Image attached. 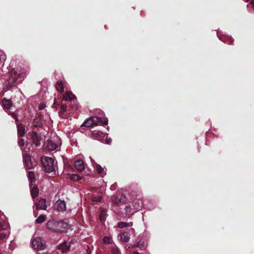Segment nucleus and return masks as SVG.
Wrapping results in <instances>:
<instances>
[{"instance_id":"nucleus-1","label":"nucleus","mask_w":254,"mask_h":254,"mask_svg":"<svg viewBox=\"0 0 254 254\" xmlns=\"http://www.w3.org/2000/svg\"><path fill=\"white\" fill-rule=\"evenodd\" d=\"M27 72V70L24 67H18L15 70H11L9 73V83H20L26 76Z\"/></svg>"},{"instance_id":"nucleus-2","label":"nucleus","mask_w":254,"mask_h":254,"mask_svg":"<svg viewBox=\"0 0 254 254\" xmlns=\"http://www.w3.org/2000/svg\"><path fill=\"white\" fill-rule=\"evenodd\" d=\"M41 163L47 173H50L55 171L57 162L53 158L44 156L42 157Z\"/></svg>"},{"instance_id":"nucleus-3","label":"nucleus","mask_w":254,"mask_h":254,"mask_svg":"<svg viewBox=\"0 0 254 254\" xmlns=\"http://www.w3.org/2000/svg\"><path fill=\"white\" fill-rule=\"evenodd\" d=\"M31 243L32 248L37 251L44 250L46 248L45 241L40 237L32 239Z\"/></svg>"},{"instance_id":"nucleus-4","label":"nucleus","mask_w":254,"mask_h":254,"mask_svg":"<svg viewBox=\"0 0 254 254\" xmlns=\"http://www.w3.org/2000/svg\"><path fill=\"white\" fill-rule=\"evenodd\" d=\"M61 144L60 138L58 136H55L53 139L47 140L44 145L49 150L53 151L59 147Z\"/></svg>"},{"instance_id":"nucleus-5","label":"nucleus","mask_w":254,"mask_h":254,"mask_svg":"<svg viewBox=\"0 0 254 254\" xmlns=\"http://www.w3.org/2000/svg\"><path fill=\"white\" fill-rule=\"evenodd\" d=\"M58 225V221H56L54 219L50 220L47 223L46 227L49 230L52 232L58 233L60 229H59V228L57 227Z\"/></svg>"},{"instance_id":"nucleus-6","label":"nucleus","mask_w":254,"mask_h":254,"mask_svg":"<svg viewBox=\"0 0 254 254\" xmlns=\"http://www.w3.org/2000/svg\"><path fill=\"white\" fill-rule=\"evenodd\" d=\"M99 123V118L97 117H93L87 119L83 123L82 126L86 127H90L98 124Z\"/></svg>"},{"instance_id":"nucleus-7","label":"nucleus","mask_w":254,"mask_h":254,"mask_svg":"<svg viewBox=\"0 0 254 254\" xmlns=\"http://www.w3.org/2000/svg\"><path fill=\"white\" fill-rule=\"evenodd\" d=\"M127 199V198L126 195L124 194L114 196L112 198L113 203L117 205L124 204L126 202Z\"/></svg>"},{"instance_id":"nucleus-8","label":"nucleus","mask_w":254,"mask_h":254,"mask_svg":"<svg viewBox=\"0 0 254 254\" xmlns=\"http://www.w3.org/2000/svg\"><path fill=\"white\" fill-rule=\"evenodd\" d=\"M91 163L92 165L94 166L95 169L96 170L98 173L101 174L102 176H103L106 175V170L105 168H103L100 165L97 164L94 160L90 158Z\"/></svg>"},{"instance_id":"nucleus-9","label":"nucleus","mask_w":254,"mask_h":254,"mask_svg":"<svg viewBox=\"0 0 254 254\" xmlns=\"http://www.w3.org/2000/svg\"><path fill=\"white\" fill-rule=\"evenodd\" d=\"M55 208L59 211H64L66 209L65 201L61 199L57 200L55 204Z\"/></svg>"},{"instance_id":"nucleus-10","label":"nucleus","mask_w":254,"mask_h":254,"mask_svg":"<svg viewBox=\"0 0 254 254\" xmlns=\"http://www.w3.org/2000/svg\"><path fill=\"white\" fill-rule=\"evenodd\" d=\"M70 246L66 242H64L58 246V253H66L69 252Z\"/></svg>"},{"instance_id":"nucleus-11","label":"nucleus","mask_w":254,"mask_h":254,"mask_svg":"<svg viewBox=\"0 0 254 254\" xmlns=\"http://www.w3.org/2000/svg\"><path fill=\"white\" fill-rule=\"evenodd\" d=\"M29 136L36 146L40 145L41 138L36 132H32L29 134Z\"/></svg>"},{"instance_id":"nucleus-12","label":"nucleus","mask_w":254,"mask_h":254,"mask_svg":"<svg viewBox=\"0 0 254 254\" xmlns=\"http://www.w3.org/2000/svg\"><path fill=\"white\" fill-rule=\"evenodd\" d=\"M74 167L79 172L83 171L85 169L84 161L80 159L77 160L74 163Z\"/></svg>"},{"instance_id":"nucleus-13","label":"nucleus","mask_w":254,"mask_h":254,"mask_svg":"<svg viewBox=\"0 0 254 254\" xmlns=\"http://www.w3.org/2000/svg\"><path fill=\"white\" fill-rule=\"evenodd\" d=\"M23 160L25 162V165L28 168H31L33 166V163L31 161V157L28 155H23Z\"/></svg>"},{"instance_id":"nucleus-14","label":"nucleus","mask_w":254,"mask_h":254,"mask_svg":"<svg viewBox=\"0 0 254 254\" xmlns=\"http://www.w3.org/2000/svg\"><path fill=\"white\" fill-rule=\"evenodd\" d=\"M46 202V201L45 199H40L39 202L35 204L36 209L46 210L47 208Z\"/></svg>"},{"instance_id":"nucleus-15","label":"nucleus","mask_w":254,"mask_h":254,"mask_svg":"<svg viewBox=\"0 0 254 254\" xmlns=\"http://www.w3.org/2000/svg\"><path fill=\"white\" fill-rule=\"evenodd\" d=\"M58 225H57L58 228L60 229L58 233L64 232L65 231V230L68 228V224L64 222L63 221H58Z\"/></svg>"},{"instance_id":"nucleus-16","label":"nucleus","mask_w":254,"mask_h":254,"mask_svg":"<svg viewBox=\"0 0 254 254\" xmlns=\"http://www.w3.org/2000/svg\"><path fill=\"white\" fill-rule=\"evenodd\" d=\"M56 87L57 91L59 92L62 93L64 91V88L66 87V85L62 80H59L57 81L56 84Z\"/></svg>"},{"instance_id":"nucleus-17","label":"nucleus","mask_w":254,"mask_h":254,"mask_svg":"<svg viewBox=\"0 0 254 254\" xmlns=\"http://www.w3.org/2000/svg\"><path fill=\"white\" fill-rule=\"evenodd\" d=\"M75 98V95L70 91H67L63 95V100L65 101H70Z\"/></svg>"},{"instance_id":"nucleus-18","label":"nucleus","mask_w":254,"mask_h":254,"mask_svg":"<svg viewBox=\"0 0 254 254\" xmlns=\"http://www.w3.org/2000/svg\"><path fill=\"white\" fill-rule=\"evenodd\" d=\"M130 238V234L128 232H124L120 235L121 241L123 242H127Z\"/></svg>"},{"instance_id":"nucleus-19","label":"nucleus","mask_w":254,"mask_h":254,"mask_svg":"<svg viewBox=\"0 0 254 254\" xmlns=\"http://www.w3.org/2000/svg\"><path fill=\"white\" fill-rule=\"evenodd\" d=\"M2 103L3 107L5 109H9L10 108L11 106V102L10 100L3 98Z\"/></svg>"},{"instance_id":"nucleus-20","label":"nucleus","mask_w":254,"mask_h":254,"mask_svg":"<svg viewBox=\"0 0 254 254\" xmlns=\"http://www.w3.org/2000/svg\"><path fill=\"white\" fill-rule=\"evenodd\" d=\"M31 194L33 198L36 197L39 194L38 189L36 187H31Z\"/></svg>"},{"instance_id":"nucleus-21","label":"nucleus","mask_w":254,"mask_h":254,"mask_svg":"<svg viewBox=\"0 0 254 254\" xmlns=\"http://www.w3.org/2000/svg\"><path fill=\"white\" fill-rule=\"evenodd\" d=\"M18 134L20 136H22L25 133V127L22 125H18L17 126Z\"/></svg>"},{"instance_id":"nucleus-22","label":"nucleus","mask_w":254,"mask_h":254,"mask_svg":"<svg viewBox=\"0 0 254 254\" xmlns=\"http://www.w3.org/2000/svg\"><path fill=\"white\" fill-rule=\"evenodd\" d=\"M28 178H29V180L30 182V186L32 184V183L35 181V176H34V174L33 172L32 171H30L28 172Z\"/></svg>"},{"instance_id":"nucleus-23","label":"nucleus","mask_w":254,"mask_h":254,"mask_svg":"<svg viewBox=\"0 0 254 254\" xmlns=\"http://www.w3.org/2000/svg\"><path fill=\"white\" fill-rule=\"evenodd\" d=\"M141 203L139 200H136L133 204V208L135 211H138L141 208Z\"/></svg>"},{"instance_id":"nucleus-24","label":"nucleus","mask_w":254,"mask_h":254,"mask_svg":"<svg viewBox=\"0 0 254 254\" xmlns=\"http://www.w3.org/2000/svg\"><path fill=\"white\" fill-rule=\"evenodd\" d=\"M46 218V216L45 215H41L36 220L35 222L36 223H42L45 221Z\"/></svg>"},{"instance_id":"nucleus-25","label":"nucleus","mask_w":254,"mask_h":254,"mask_svg":"<svg viewBox=\"0 0 254 254\" xmlns=\"http://www.w3.org/2000/svg\"><path fill=\"white\" fill-rule=\"evenodd\" d=\"M6 60V56L4 53H0V65H3Z\"/></svg>"},{"instance_id":"nucleus-26","label":"nucleus","mask_w":254,"mask_h":254,"mask_svg":"<svg viewBox=\"0 0 254 254\" xmlns=\"http://www.w3.org/2000/svg\"><path fill=\"white\" fill-rule=\"evenodd\" d=\"M125 211L127 214L130 215L133 214L134 212L132 211V210L130 206H127L125 207Z\"/></svg>"},{"instance_id":"nucleus-27","label":"nucleus","mask_w":254,"mask_h":254,"mask_svg":"<svg viewBox=\"0 0 254 254\" xmlns=\"http://www.w3.org/2000/svg\"><path fill=\"white\" fill-rule=\"evenodd\" d=\"M146 244L145 242L144 241H140L136 244V247L138 248L144 249L146 248Z\"/></svg>"},{"instance_id":"nucleus-28","label":"nucleus","mask_w":254,"mask_h":254,"mask_svg":"<svg viewBox=\"0 0 254 254\" xmlns=\"http://www.w3.org/2000/svg\"><path fill=\"white\" fill-rule=\"evenodd\" d=\"M69 178L71 180L78 181L81 179V178L77 175L72 174L70 176Z\"/></svg>"},{"instance_id":"nucleus-29","label":"nucleus","mask_w":254,"mask_h":254,"mask_svg":"<svg viewBox=\"0 0 254 254\" xmlns=\"http://www.w3.org/2000/svg\"><path fill=\"white\" fill-rule=\"evenodd\" d=\"M103 241L104 244H107L111 243L112 241L111 237L106 236L104 237Z\"/></svg>"},{"instance_id":"nucleus-30","label":"nucleus","mask_w":254,"mask_h":254,"mask_svg":"<svg viewBox=\"0 0 254 254\" xmlns=\"http://www.w3.org/2000/svg\"><path fill=\"white\" fill-rule=\"evenodd\" d=\"M61 111L60 112V115L61 116H63L64 113L65 112L66 110V106L64 105H62L61 106Z\"/></svg>"},{"instance_id":"nucleus-31","label":"nucleus","mask_w":254,"mask_h":254,"mask_svg":"<svg viewBox=\"0 0 254 254\" xmlns=\"http://www.w3.org/2000/svg\"><path fill=\"white\" fill-rule=\"evenodd\" d=\"M128 226H129L128 223L126 222H121L118 223V227L120 228H123Z\"/></svg>"},{"instance_id":"nucleus-32","label":"nucleus","mask_w":254,"mask_h":254,"mask_svg":"<svg viewBox=\"0 0 254 254\" xmlns=\"http://www.w3.org/2000/svg\"><path fill=\"white\" fill-rule=\"evenodd\" d=\"M106 213L105 211L101 212V213L100 215V219L101 220V221H105V217H106Z\"/></svg>"},{"instance_id":"nucleus-33","label":"nucleus","mask_w":254,"mask_h":254,"mask_svg":"<svg viewBox=\"0 0 254 254\" xmlns=\"http://www.w3.org/2000/svg\"><path fill=\"white\" fill-rule=\"evenodd\" d=\"M99 123L98 124H101L103 125H107L108 124V121L107 119L102 120L100 118H99Z\"/></svg>"},{"instance_id":"nucleus-34","label":"nucleus","mask_w":254,"mask_h":254,"mask_svg":"<svg viewBox=\"0 0 254 254\" xmlns=\"http://www.w3.org/2000/svg\"><path fill=\"white\" fill-rule=\"evenodd\" d=\"M9 234L5 233H0V240H3L4 239L7 238Z\"/></svg>"},{"instance_id":"nucleus-35","label":"nucleus","mask_w":254,"mask_h":254,"mask_svg":"<svg viewBox=\"0 0 254 254\" xmlns=\"http://www.w3.org/2000/svg\"><path fill=\"white\" fill-rule=\"evenodd\" d=\"M18 144L20 146L22 147L24 145V141L23 139H20L18 140Z\"/></svg>"},{"instance_id":"nucleus-36","label":"nucleus","mask_w":254,"mask_h":254,"mask_svg":"<svg viewBox=\"0 0 254 254\" xmlns=\"http://www.w3.org/2000/svg\"><path fill=\"white\" fill-rule=\"evenodd\" d=\"M45 107V106L44 104H41L38 107V109L39 110H43V109H44Z\"/></svg>"},{"instance_id":"nucleus-37","label":"nucleus","mask_w":254,"mask_h":254,"mask_svg":"<svg viewBox=\"0 0 254 254\" xmlns=\"http://www.w3.org/2000/svg\"><path fill=\"white\" fill-rule=\"evenodd\" d=\"M40 119L39 118H37L35 120V122H36V123L35 124V126H39L40 125V124H38V122L40 121Z\"/></svg>"},{"instance_id":"nucleus-38","label":"nucleus","mask_w":254,"mask_h":254,"mask_svg":"<svg viewBox=\"0 0 254 254\" xmlns=\"http://www.w3.org/2000/svg\"><path fill=\"white\" fill-rule=\"evenodd\" d=\"M111 141H112V140H111V138L108 139L107 140L106 143L107 144H110L111 142Z\"/></svg>"},{"instance_id":"nucleus-39","label":"nucleus","mask_w":254,"mask_h":254,"mask_svg":"<svg viewBox=\"0 0 254 254\" xmlns=\"http://www.w3.org/2000/svg\"><path fill=\"white\" fill-rule=\"evenodd\" d=\"M118 253H120V252L119 251V250H117V253H114V254H118Z\"/></svg>"},{"instance_id":"nucleus-40","label":"nucleus","mask_w":254,"mask_h":254,"mask_svg":"<svg viewBox=\"0 0 254 254\" xmlns=\"http://www.w3.org/2000/svg\"><path fill=\"white\" fill-rule=\"evenodd\" d=\"M100 199V198H98V199H94V200H96V201H98Z\"/></svg>"},{"instance_id":"nucleus-41","label":"nucleus","mask_w":254,"mask_h":254,"mask_svg":"<svg viewBox=\"0 0 254 254\" xmlns=\"http://www.w3.org/2000/svg\"><path fill=\"white\" fill-rule=\"evenodd\" d=\"M12 115H13L14 118L16 119V118L15 117V115L14 114H12Z\"/></svg>"},{"instance_id":"nucleus-42","label":"nucleus","mask_w":254,"mask_h":254,"mask_svg":"<svg viewBox=\"0 0 254 254\" xmlns=\"http://www.w3.org/2000/svg\"><path fill=\"white\" fill-rule=\"evenodd\" d=\"M134 254H140L138 252H136V253H135Z\"/></svg>"},{"instance_id":"nucleus-43","label":"nucleus","mask_w":254,"mask_h":254,"mask_svg":"<svg viewBox=\"0 0 254 254\" xmlns=\"http://www.w3.org/2000/svg\"><path fill=\"white\" fill-rule=\"evenodd\" d=\"M37 215H38L37 214H34V215H35V217H37Z\"/></svg>"},{"instance_id":"nucleus-44","label":"nucleus","mask_w":254,"mask_h":254,"mask_svg":"<svg viewBox=\"0 0 254 254\" xmlns=\"http://www.w3.org/2000/svg\"><path fill=\"white\" fill-rule=\"evenodd\" d=\"M230 40L231 41V43H232V41H231V38H230Z\"/></svg>"},{"instance_id":"nucleus-45","label":"nucleus","mask_w":254,"mask_h":254,"mask_svg":"<svg viewBox=\"0 0 254 254\" xmlns=\"http://www.w3.org/2000/svg\"><path fill=\"white\" fill-rule=\"evenodd\" d=\"M246 1H248L249 0H245Z\"/></svg>"}]
</instances>
